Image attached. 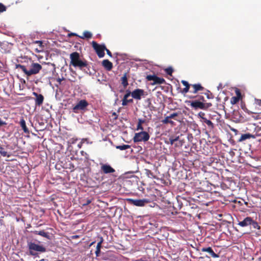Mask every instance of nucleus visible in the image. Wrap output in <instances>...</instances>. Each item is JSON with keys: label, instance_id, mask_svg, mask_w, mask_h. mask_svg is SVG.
Wrapping results in <instances>:
<instances>
[{"label": "nucleus", "instance_id": "nucleus-24", "mask_svg": "<svg viewBox=\"0 0 261 261\" xmlns=\"http://www.w3.org/2000/svg\"><path fill=\"white\" fill-rule=\"evenodd\" d=\"M251 225H252L254 228H256L257 229H260V226H259L258 223L256 222L253 221V220H252V223H251Z\"/></svg>", "mask_w": 261, "mask_h": 261}, {"label": "nucleus", "instance_id": "nucleus-36", "mask_svg": "<svg viewBox=\"0 0 261 261\" xmlns=\"http://www.w3.org/2000/svg\"><path fill=\"white\" fill-rule=\"evenodd\" d=\"M100 252V248H96L95 254L97 256H98L99 255Z\"/></svg>", "mask_w": 261, "mask_h": 261}, {"label": "nucleus", "instance_id": "nucleus-8", "mask_svg": "<svg viewBox=\"0 0 261 261\" xmlns=\"http://www.w3.org/2000/svg\"><path fill=\"white\" fill-rule=\"evenodd\" d=\"M144 91L142 89H137L131 93L133 98L137 100H140L144 96Z\"/></svg>", "mask_w": 261, "mask_h": 261}, {"label": "nucleus", "instance_id": "nucleus-43", "mask_svg": "<svg viewBox=\"0 0 261 261\" xmlns=\"http://www.w3.org/2000/svg\"><path fill=\"white\" fill-rule=\"evenodd\" d=\"M179 145H180V146H181V145H182L183 142H182V141H181V140H180V141H179Z\"/></svg>", "mask_w": 261, "mask_h": 261}, {"label": "nucleus", "instance_id": "nucleus-41", "mask_svg": "<svg viewBox=\"0 0 261 261\" xmlns=\"http://www.w3.org/2000/svg\"><path fill=\"white\" fill-rule=\"evenodd\" d=\"M5 124V123L4 122L2 121L0 119V126H2V125H4V124Z\"/></svg>", "mask_w": 261, "mask_h": 261}, {"label": "nucleus", "instance_id": "nucleus-30", "mask_svg": "<svg viewBox=\"0 0 261 261\" xmlns=\"http://www.w3.org/2000/svg\"><path fill=\"white\" fill-rule=\"evenodd\" d=\"M38 234H39L40 236H43V237H47V236H48L47 233H46L44 231H40L38 233Z\"/></svg>", "mask_w": 261, "mask_h": 261}, {"label": "nucleus", "instance_id": "nucleus-4", "mask_svg": "<svg viewBox=\"0 0 261 261\" xmlns=\"http://www.w3.org/2000/svg\"><path fill=\"white\" fill-rule=\"evenodd\" d=\"M149 139V134L146 132L142 131L141 132L136 133L134 137V142L147 141Z\"/></svg>", "mask_w": 261, "mask_h": 261}, {"label": "nucleus", "instance_id": "nucleus-45", "mask_svg": "<svg viewBox=\"0 0 261 261\" xmlns=\"http://www.w3.org/2000/svg\"><path fill=\"white\" fill-rule=\"evenodd\" d=\"M258 261H261V257L258 258Z\"/></svg>", "mask_w": 261, "mask_h": 261}, {"label": "nucleus", "instance_id": "nucleus-3", "mask_svg": "<svg viewBox=\"0 0 261 261\" xmlns=\"http://www.w3.org/2000/svg\"><path fill=\"white\" fill-rule=\"evenodd\" d=\"M28 247L30 250V253L32 255H35L36 254V252H44L46 251V249L44 246L35 243H29L28 244Z\"/></svg>", "mask_w": 261, "mask_h": 261}, {"label": "nucleus", "instance_id": "nucleus-25", "mask_svg": "<svg viewBox=\"0 0 261 261\" xmlns=\"http://www.w3.org/2000/svg\"><path fill=\"white\" fill-rule=\"evenodd\" d=\"M121 81H122V84L124 87H126L128 85L127 78H126V76H123L122 77Z\"/></svg>", "mask_w": 261, "mask_h": 261}, {"label": "nucleus", "instance_id": "nucleus-7", "mask_svg": "<svg viewBox=\"0 0 261 261\" xmlns=\"http://www.w3.org/2000/svg\"><path fill=\"white\" fill-rule=\"evenodd\" d=\"M88 103L85 100H81L73 108L74 113H78L79 111L84 110L88 106Z\"/></svg>", "mask_w": 261, "mask_h": 261}, {"label": "nucleus", "instance_id": "nucleus-1", "mask_svg": "<svg viewBox=\"0 0 261 261\" xmlns=\"http://www.w3.org/2000/svg\"><path fill=\"white\" fill-rule=\"evenodd\" d=\"M70 65L74 67H78L80 69H82L84 67L87 66L86 61L81 60L80 54L77 52L72 53L70 55Z\"/></svg>", "mask_w": 261, "mask_h": 261}, {"label": "nucleus", "instance_id": "nucleus-14", "mask_svg": "<svg viewBox=\"0 0 261 261\" xmlns=\"http://www.w3.org/2000/svg\"><path fill=\"white\" fill-rule=\"evenodd\" d=\"M102 65L108 70H110L112 68V63L108 60H104L102 61Z\"/></svg>", "mask_w": 261, "mask_h": 261}, {"label": "nucleus", "instance_id": "nucleus-29", "mask_svg": "<svg viewBox=\"0 0 261 261\" xmlns=\"http://www.w3.org/2000/svg\"><path fill=\"white\" fill-rule=\"evenodd\" d=\"M103 242V239L102 238H100L99 242L97 243L96 248H101V244Z\"/></svg>", "mask_w": 261, "mask_h": 261}, {"label": "nucleus", "instance_id": "nucleus-27", "mask_svg": "<svg viewBox=\"0 0 261 261\" xmlns=\"http://www.w3.org/2000/svg\"><path fill=\"white\" fill-rule=\"evenodd\" d=\"M34 43L39 44L40 47L41 48V49H39V50L37 48L36 49V51L38 52V53L40 52L42 50V41H36Z\"/></svg>", "mask_w": 261, "mask_h": 261}, {"label": "nucleus", "instance_id": "nucleus-22", "mask_svg": "<svg viewBox=\"0 0 261 261\" xmlns=\"http://www.w3.org/2000/svg\"><path fill=\"white\" fill-rule=\"evenodd\" d=\"M133 101V99H125V98L123 97V100H122V106H126L128 102H131Z\"/></svg>", "mask_w": 261, "mask_h": 261}, {"label": "nucleus", "instance_id": "nucleus-11", "mask_svg": "<svg viewBox=\"0 0 261 261\" xmlns=\"http://www.w3.org/2000/svg\"><path fill=\"white\" fill-rule=\"evenodd\" d=\"M101 169L106 174L113 173L115 172V170L110 165L107 164H102Z\"/></svg>", "mask_w": 261, "mask_h": 261}, {"label": "nucleus", "instance_id": "nucleus-9", "mask_svg": "<svg viewBox=\"0 0 261 261\" xmlns=\"http://www.w3.org/2000/svg\"><path fill=\"white\" fill-rule=\"evenodd\" d=\"M251 223H252V219L251 217H247L242 221L239 222L238 225L241 227H246L251 225Z\"/></svg>", "mask_w": 261, "mask_h": 261}, {"label": "nucleus", "instance_id": "nucleus-17", "mask_svg": "<svg viewBox=\"0 0 261 261\" xmlns=\"http://www.w3.org/2000/svg\"><path fill=\"white\" fill-rule=\"evenodd\" d=\"M192 87L193 88V90L192 91L193 93H196L198 91L201 90L202 89V87L199 84H194L192 85Z\"/></svg>", "mask_w": 261, "mask_h": 261}, {"label": "nucleus", "instance_id": "nucleus-13", "mask_svg": "<svg viewBox=\"0 0 261 261\" xmlns=\"http://www.w3.org/2000/svg\"><path fill=\"white\" fill-rule=\"evenodd\" d=\"M201 250L202 252H208L212 257L214 258H217L219 257V255L216 254L211 247L203 248H202Z\"/></svg>", "mask_w": 261, "mask_h": 261}, {"label": "nucleus", "instance_id": "nucleus-44", "mask_svg": "<svg viewBox=\"0 0 261 261\" xmlns=\"http://www.w3.org/2000/svg\"><path fill=\"white\" fill-rule=\"evenodd\" d=\"M258 104L259 105H260L261 106V100H258Z\"/></svg>", "mask_w": 261, "mask_h": 261}, {"label": "nucleus", "instance_id": "nucleus-19", "mask_svg": "<svg viewBox=\"0 0 261 261\" xmlns=\"http://www.w3.org/2000/svg\"><path fill=\"white\" fill-rule=\"evenodd\" d=\"M145 122V120H142V119H139L138 120V124H137V130H142L143 129V128L142 126V123H144Z\"/></svg>", "mask_w": 261, "mask_h": 261}, {"label": "nucleus", "instance_id": "nucleus-10", "mask_svg": "<svg viewBox=\"0 0 261 261\" xmlns=\"http://www.w3.org/2000/svg\"><path fill=\"white\" fill-rule=\"evenodd\" d=\"M147 78L149 81H153L155 84H163L165 82L164 79L156 76L148 75Z\"/></svg>", "mask_w": 261, "mask_h": 261}, {"label": "nucleus", "instance_id": "nucleus-37", "mask_svg": "<svg viewBox=\"0 0 261 261\" xmlns=\"http://www.w3.org/2000/svg\"><path fill=\"white\" fill-rule=\"evenodd\" d=\"M181 83L183 84V85L185 86V87L189 86L188 83L186 81H182Z\"/></svg>", "mask_w": 261, "mask_h": 261}, {"label": "nucleus", "instance_id": "nucleus-23", "mask_svg": "<svg viewBox=\"0 0 261 261\" xmlns=\"http://www.w3.org/2000/svg\"><path fill=\"white\" fill-rule=\"evenodd\" d=\"M170 118H168V116H167L163 121V123H171L172 124H173L174 123V122L171 121V120H170Z\"/></svg>", "mask_w": 261, "mask_h": 261}, {"label": "nucleus", "instance_id": "nucleus-6", "mask_svg": "<svg viewBox=\"0 0 261 261\" xmlns=\"http://www.w3.org/2000/svg\"><path fill=\"white\" fill-rule=\"evenodd\" d=\"M126 200L132 204L137 206H144L146 204L149 202V200L147 199H134L128 198Z\"/></svg>", "mask_w": 261, "mask_h": 261}, {"label": "nucleus", "instance_id": "nucleus-12", "mask_svg": "<svg viewBox=\"0 0 261 261\" xmlns=\"http://www.w3.org/2000/svg\"><path fill=\"white\" fill-rule=\"evenodd\" d=\"M191 106L193 108L195 109L200 108L203 109L204 107V104L200 101H193L191 102Z\"/></svg>", "mask_w": 261, "mask_h": 261}, {"label": "nucleus", "instance_id": "nucleus-16", "mask_svg": "<svg viewBox=\"0 0 261 261\" xmlns=\"http://www.w3.org/2000/svg\"><path fill=\"white\" fill-rule=\"evenodd\" d=\"M252 137V135H251L250 134H245L242 135V136H241L239 140V141L242 142L245 140L250 139Z\"/></svg>", "mask_w": 261, "mask_h": 261}, {"label": "nucleus", "instance_id": "nucleus-15", "mask_svg": "<svg viewBox=\"0 0 261 261\" xmlns=\"http://www.w3.org/2000/svg\"><path fill=\"white\" fill-rule=\"evenodd\" d=\"M36 96V103L38 105V106H40L41 105L43 101V97L42 95H37L36 93H34Z\"/></svg>", "mask_w": 261, "mask_h": 261}, {"label": "nucleus", "instance_id": "nucleus-31", "mask_svg": "<svg viewBox=\"0 0 261 261\" xmlns=\"http://www.w3.org/2000/svg\"><path fill=\"white\" fill-rule=\"evenodd\" d=\"M204 113L203 112H200V113H198V116L199 117H200L201 118H202L203 121L204 120V119H206L204 116Z\"/></svg>", "mask_w": 261, "mask_h": 261}, {"label": "nucleus", "instance_id": "nucleus-2", "mask_svg": "<svg viewBox=\"0 0 261 261\" xmlns=\"http://www.w3.org/2000/svg\"><path fill=\"white\" fill-rule=\"evenodd\" d=\"M19 67L28 76L36 74L38 73L42 69L41 65L37 63H33L30 66V69H27L23 65H19Z\"/></svg>", "mask_w": 261, "mask_h": 261}, {"label": "nucleus", "instance_id": "nucleus-42", "mask_svg": "<svg viewBox=\"0 0 261 261\" xmlns=\"http://www.w3.org/2000/svg\"><path fill=\"white\" fill-rule=\"evenodd\" d=\"M1 154L2 155H3L4 156H5L6 155V152L4 151V152H1Z\"/></svg>", "mask_w": 261, "mask_h": 261}, {"label": "nucleus", "instance_id": "nucleus-21", "mask_svg": "<svg viewBox=\"0 0 261 261\" xmlns=\"http://www.w3.org/2000/svg\"><path fill=\"white\" fill-rule=\"evenodd\" d=\"M91 36H92V34L90 32L86 31V32H84L83 36H81V37L82 38H90L91 37Z\"/></svg>", "mask_w": 261, "mask_h": 261}, {"label": "nucleus", "instance_id": "nucleus-20", "mask_svg": "<svg viewBox=\"0 0 261 261\" xmlns=\"http://www.w3.org/2000/svg\"><path fill=\"white\" fill-rule=\"evenodd\" d=\"M130 148V146L128 145H119L116 146L117 149H119L121 150H123Z\"/></svg>", "mask_w": 261, "mask_h": 261}, {"label": "nucleus", "instance_id": "nucleus-5", "mask_svg": "<svg viewBox=\"0 0 261 261\" xmlns=\"http://www.w3.org/2000/svg\"><path fill=\"white\" fill-rule=\"evenodd\" d=\"M92 46L96 51L97 55L99 58H102L104 57V51L106 49V47L105 45H99L95 42H93Z\"/></svg>", "mask_w": 261, "mask_h": 261}, {"label": "nucleus", "instance_id": "nucleus-18", "mask_svg": "<svg viewBox=\"0 0 261 261\" xmlns=\"http://www.w3.org/2000/svg\"><path fill=\"white\" fill-rule=\"evenodd\" d=\"M20 124L24 132L28 133L29 130L25 125V122L24 119H21L20 121Z\"/></svg>", "mask_w": 261, "mask_h": 261}, {"label": "nucleus", "instance_id": "nucleus-26", "mask_svg": "<svg viewBox=\"0 0 261 261\" xmlns=\"http://www.w3.org/2000/svg\"><path fill=\"white\" fill-rule=\"evenodd\" d=\"M203 122H205L210 127H213V123L211 121L207 120V119H204Z\"/></svg>", "mask_w": 261, "mask_h": 261}, {"label": "nucleus", "instance_id": "nucleus-38", "mask_svg": "<svg viewBox=\"0 0 261 261\" xmlns=\"http://www.w3.org/2000/svg\"><path fill=\"white\" fill-rule=\"evenodd\" d=\"M130 94L131 93L130 92H128L126 94H125L123 97L125 98V99H128V97L130 96Z\"/></svg>", "mask_w": 261, "mask_h": 261}, {"label": "nucleus", "instance_id": "nucleus-33", "mask_svg": "<svg viewBox=\"0 0 261 261\" xmlns=\"http://www.w3.org/2000/svg\"><path fill=\"white\" fill-rule=\"evenodd\" d=\"M6 10V8L5 6L0 3V12L5 11Z\"/></svg>", "mask_w": 261, "mask_h": 261}, {"label": "nucleus", "instance_id": "nucleus-35", "mask_svg": "<svg viewBox=\"0 0 261 261\" xmlns=\"http://www.w3.org/2000/svg\"><path fill=\"white\" fill-rule=\"evenodd\" d=\"M166 72L168 74H171L172 72V68H168L167 69H166Z\"/></svg>", "mask_w": 261, "mask_h": 261}, {"label": "nucleus", "instance_id": "nucleus-28", "mask_svg": "<svg viewBox=\"0 0 261 261\" xmlns=\"http://www.w3.org/2000/svg\"><path fill=\"white\" fill-rule=\"evenodd\" d=\"M179 139V137H177L175 138H173L172 137H171L170 139H169V141H170V143L171 145H173L174 144V143L175 142V141H178Z\"/></svg>", "mask_w": 261, "mask_h": 261}, {"label": "nucleus", "instance_id": "nucleus-40", "mask_svg": "<svg viewBox=\"0 0 261 261\" xmlns=\"http://www.w3.org/2000/svg\"><path fill=\"white\" fill-rule=\"evenodd\" d=\"M230 129H231V131H232L233 132H234L236 134H237V133H238V130H237L236 129H235V128H230Z\"/></svg>", "mask_w": 261, "mask_h": 261}, {"label": "nucleus", "instance_id": "nucleus-39", "mask_svg": "<svg viewBox=\"0 0 261 261\" xmlns=\"http://www.w3.org/2000/svg\"><path fill=\"white\" fill-rule=\"evenodd\" d=\"M106 51H107V54H108L109 56L112 57V54H111V53L109 49H107V48H106Z\"/></svg>", "mask_w": 261, "mask_h": 261}, {"label": "nucleus", "instance_id": "nucleus-32", "mask_svg": "<svg viewBox=\"0 0 261 261\" xmlns=\"http://www.w3.org/2000/svg\"><path fill=\"white\" fill-rule=\"evenodd\" d=\"M189 90V86L185 87V88L183 89V90L182 91V93L184 94H186L188 92Z\"/></svg>", "mask_w": 261, "mask_h": 261}, {"label": "nucleus", "instance_id": "nucleus-46", "mask_svg": "<svg viewBox=\"0 0 261 261\" xmlns=\"http://www.w3.org/2000/svg\"><path fill=\"white\" fill-rule=\"evenodd\" d=\"M72 35H75V34H71Z\"/></svg>", "mask_w": 261, "mask_h": 261}, {"label": "nucleus", "instance_id": "nucleus-34", "mask_svg": "<svg viewBox=\"0 0 261 261\" xmlns=\"http://www.w3.org/2000/svg\"><path fill=\"white\" fill-rule=\"evenodd\" d=\"M177 116V114L176 113H174L168 116V118H169L170 119L174 118Z\"/></svg>", "mask_w": 261, "mask_h": 261}]
</instances>
